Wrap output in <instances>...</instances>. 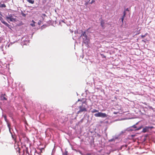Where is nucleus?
I'll use <instances>...</instances> for the list:
<instances>
[{
    "label": "nucleus",
    "mask_w": 155,
    "mask_h": 155,
    "mask_svg": "<svg viewBox=\"0 0 155 155\" xmlns=\"http://www.w3.org/2000/svg\"><path fill=\"white\" fill-rule=\"evenodd\" d=\"M78 101H81L82 102V104L78 108L79 110L77 112V114H79L83 112H87V108L86 106L84 104H85V105H87L86 103V99L85 98H82L81 100L78 99Z\"/></svg>",
    "instance_id": "f257e3e1"
},
{
    "label": "nucleus",
    "mask_w": 155,
    "mask_h": 155,
    "mask_svg": "<svg viewBox=\"0 0 155 155\" xmlns=\"http://www.w3.org/2000/svg\"><path fill=\"white\" fill-rule=\"evenodd\" d=\"M81 37L83 40V42L86 45V46L88 47V43L89 41V38L87 35V32L86 31H83L82 30L81 31Z\"/></svg>",
    "instance_id": "f03ea898"
},
{
    "label": "nucleus",
    "mask_w": 155,
    "mask_h": 155,
    "mask_svg": "<svg viewBox=\"0 0 155 155\" xmlns=\"http://www.w3.org/2000/svg\"><path fill=\"white\" fill-rule=\"evenodd\" d=\"M94 116L96 117H106L107 116V115L104 113L101 112H99L94 114Z\"/></svg>",
    "instance_id": "7ed1b4c3"
},
{
    "label": "nucleus",
    "mask_w": 155,
    "mask_h": 155,
    "mask_svg": "<svg viewBox=\"0 0 155 155\" xmlns=\"http://www.w3.org/2000/svg\"><path fill=\"white\" fill-rule=\"evenodd\" d=\"M0 20L1 22L4 25H5L6 26L9 28L10 25L7 23L6 22L4 21L3 18L2 17L0 18Z\"/></svg>",
    "instance_id": "20e7f679"
},
{
    "label": "nucleus",
    "mask_w": 155,
    "mask_h": 155,
    "mask_svg": "<svg viewBox=\"0 0 155 155\" xmlns=\"http://www.w3.org/2000/svg\"><path fill=\"white\" fill-rule=\"evenodd\" d=\"M101 26L102 27V28L103 29H104L105 28V27L104 26V24H105V22L104 20H103L102 19H101Z\"/></svg>",
    "instance_id": "39448f33"
},
{
    "label": "nucleus",
    "mask_w": 155,
    "mask_h": 155,
    "mask_svg": "<svg viewBox=\"0 0 155 155\" xmlns=\"http://www.w3.org/2000/svg\"><path fill=\"white\" fill-rule=\"evenodd\" d=\"M25 37H23L21 40L23 41H24L25 43L24 44V45H26V43L28 42L29 41L28 38H25Z\"/></svg>",
    "instance_id": "423d86ee"
},
{
    "label": "nucleus",
    "mask_w": 155,
    "mask_h": 155,
    "mask_svg": "<svg viewBox=\"0 0 155 155\" xmlns=\"http://www.w3.org/2000/svg\"><path fill=\"white\" fill-rule=\"evenodd\" d=\"M12 138L14 141L15 143H16L17 142V140H16L17 136L15 134L13 135V134H12Z\"/></svg>",
    "instance_id": "0eeeda50"
},
{
    "label": "nucleus",
    "mask_w": 155,
    "mask_h": 155,
    "mask_svg": "<svg viewBox=\"0 0 155 155\" xmlns=\"http://www.w3.org/2000/svg\"><path fill=\"white\" fill-rule=\"evenodd\" d=\"M14 147L15 148L16 150V152H18L19 153H20V149L18 145H15Z\"/></svg>",
    "instance_id": "6e6552de"
},
{
    "label": "nucleus",
    "mask_w": 155,
    "mask_h": 155,
    "mask_svg": "<svg viewBox=\"0 0 155 155\" xmlns=\"http://www.w3.org/2000/svg\"><path fill=\"white\" fill-rule=\"evenodd\" d=\"M149 128V127H146L144 128L143 129L142 132L143 133H145L147 132L148 131V129Z\"/></svg>",
    "instance_id": "1a4fd4ad"
},
{
    "label": "nucleus",
    "mask_w": 155,
    "mask_h": 155,
    "mask_svg": "<svg viewBox=\"0 0 155 155\" xmlns=\"http://www.w3.org/2000/svg\"><path fill=\"white\" fill-rule=\"evenodd\" d=\"M6 7V5L4 4H2L0 2V8H5Z\"/></svg>",
    "instance_id": "9d476101"
},
{
    "label": "nucleus",
    "mask_w": 155,
    "mask_h": 155,
    "mask_svg": "<svg viewBox=\"0 0 155 155\" xmlns=\"http://www.w3.org/2000/svg\"><path fill=\"white\" fill-rule=\"evenodd\" d=\"M12 14H10V15H9V16H6V19H10V18H12Z\"/></svg>",
    "instance_id": "9b49d317"
},
{
    "label": "nucleus",
    "mask_w": 155,
    "mask_h": 155,
    "mask_svg": "<svg viewBox=\"0 0 155 155\" xmlns=\"http://www.w3.org/2000/svg\"><path fill=\"white\" fill-rule=\"evenodd\" d=\"M124 11H125V12H129L130 11V9L128 8H125V7H124Z\"/></svg>",
    "instance_id": "f8f14e48"
},
{
    "label": "nucleus",
    "mask_w": 155,
    "mask_h": 155,
    "mask_svg": "<svg viewBox=\"0 0 155 155\" xmlns=\"http://www.w3.org/2000/svg\"><path fill=\"white\" fill-rule=\"evenodd\" d=\"M27 1L29 3L32 4H33L34 3V0H28Z\"/></svg>",
    "instance_id": "ddd939ff"
},
{
    "label": "nucleus",
    "mask_w": 155,
    "mask_h": 155,
    "mask_svg": "<svg viewBox=\"0 0 155 155\" xmlns=\"http://www.w3.org/2000/svg\"><path fill=\"white\" fill-rule=\"evenodd\" d=\"M81 30H80V31H75V32H74V33L75 34H81Z\"/></svg>",
    "instance_id": "4468645a"
},
{
    "label": "nucleus",
    "mask_w": 155,
    "mask_h": 155,
    "mask_svg": "<svg viewBox=\"0 0 155 155\" xmlns=\"http://www.w3.org/2000/svg\"><path fill=\"white\" fill-rule=\"evenodd\" d=\"M98 112V111L96 109H93L91 111V112L92 113H94L96 112Z\"/></svg>",
    "instance_id": "2eb2a0df"
},
{
    "label": "nucleus",
    "mask_w": 155,
    "mask_h": 155,
    "mask_svg": "<svg viewBox=\"0 0 155 155\" xmlns=\"http://www.w3.org/2000/svg\"><path fill=\"white\" fill-rule=\"evenodd\" d=\"M11 21H15V19L14 18H11L8 19Z\"/></svg>",
    "instance_id": "dca6fc26"
},
{
    "label": "nucleus",
    "mask_w": 155,
    "mask_h": 155,
    "mask_svg": "<svg viewBox=\"0 0 155 155\" xmlns=\"http://www.w3.org/2000/svg\"><path fill=\"white\" fill-rule=\"evenodd\" d=\"M148 34L147 33H146L144 35H141V37L142 38H145L146 36Z\"/></svg>",
    "instance_id": "f3484780"
},
{
    "label": "nucleus",
    "mask_w": 155,
    "mask_h": 155,
    "mask_svg": "<svg viewBox=\"0 0 155 155\" xmlns=\"http://www.w3.org/2000/svg\"><path fill=\"white\" fill-rule=\"evenodd\" d=\"M47 26L46 25H43L41 27V30L43 29V28H46Z\"/></svg>",
    "instance_id": "a211bd4d"
},
{
    "label": "nucleus",
    "mask_w": 155,
    "mask_h": 155,
    "mask_svg": "<svg viewBox=\"0 0 155 155\" xmlns=\"http://www.w3.org/2000/svg\"><path fill=\"white\" fill-rule=\"evenodd\" d=\"M124 18H120L119 20V21L120 20H121V22H122V25H123L124 24Z\"/></svg>",
    "instance_id": "6ab92c4d"
},
{
    "label": "nucleus",
    "mask_w": 155,
    "mask_h": 155,
    "mask_svg": "<svg viewBox=\"0 0 155 155\" xmlns=\"http://www.w3.org/2000/svg\"><path fill=\"white\" fill-rule=\"evenodd\" d=\"M21 15H22V16L24 17H26V15L25 14H24L22 11L21 12Z\"/></svg>",
    "instance_id": "aec40b11"
},
{
    "label": "nucleus",
    "mask_w": 155,
    "mask_h": 155,
    "mask_svg": "<svg viewBox=\"0 0 155 155\" xmlns=\"http://www.w3.org/2000/svg\"><path fill=\"white\" fill-rule=\"evenodd\" d=\"M143 127L142 126H141V127H139L138 128H137L135 130H139L141 129Z\"/></svg>",
    "instance_id": "412c9836"
},
{
    "label": "nucleus",
    "mask_w": 155,
    "mask_h": 155,
    "mask_svg": "<svg viewBox=\"0 0 155 155\" xmlns=\"http://www.w3.org/2000/svg\"><path fill=\"white\" fill-rule=\"evenodd\" d=\"M3 117H4V118L5 119V121H6V122H7V119L6 115H3Z\"/></svg>",
    "instance_id": "4be33fe9"
},
{
    "label": "nucleus",
    "mask_w": 155,
    "mask_h": 155,
    "mask_svg": "<svg viewBox=\"0 0 155 155\" xmlns=\"http://www.w3.org/2000/svg\"><path fill=\"white\" fill-rule=\"evenodd\" d=\"M41 22H42V21H41V20H39L38 21V24L39 25H41Z\"/></svg>",
    "instance_id": "5701e85b"
},
{
    "label": "nucleus",
    "mask_w": 155,
    "mask_h": 155,
    "mask_svg": "<svg viewBox=\"0 0 155 155\" xmlns=\"http://www.w3.org/2000/svg\"><path fill=\"white\" fill-rule=\"evenodd\" d=\"M90 1V0H89V1H88V2H86L85 3H84V5H88V3Z\"/></svg>",
    "instance_id": "b1692460"
},
{
    "label": "nucleus",
    "mask_w": 155,
    "mask_h": 155,
    "mask_svg": "<svg viewBox=\"0 0 155 155\" xmlns=\"http://www.w3.org/2000/svg\"><path fill=\"white\" fill-rule=\"evenodd\" d=\"M95 2L94 0H92L89 3L90 4H92Z\"/></svg>",
    "instance_id": "393cba45"
},
{
    "label": "nucleus",
    "mask_w": 155,
    "mask_h": 155,
    "mask_svg": "<svg viewBox=\"0 0 155 155\" xmlns=\"http://www.w3.org/2000/svg\"><path fill=\"white\" fill-rule=\"evenodd\" d=\"M7 124H8V127L9 128V130H10V124L9 123H8Z\"/></svg>",
    "instance_id": "a878e982"
},
{
    "label": "nucleus",
    "mask_w": 155,
    "mask_h": 155,
    "mask_svg": "<svg viewBox=\"0 0 155 155\" xmlns=\"http://www.w3.org/2000/svg\"><path fill=\"white\" fill-rule=\"evenodd\" d=\"M123 15H124L125 16H126V15H127V13L125 11H124L123 12Z\"/></svg>",
    "instance_id": "bb28decb"
},
{
    "label": "nucleus",
    "mask_w": 155,
    "mask_h": 155,
    "mask_svg": "<svg viewBox=\"0 0 155 155\" xmlns=\"http://www.w3.org/2000/svg\"><path fill=\"white\" fill-rule=\"evenodd\" d=\"M35 23H31V24L30 25L32 27H34V26H35Z\"/></svg>",
    "instance_id": "cd10ccee"
},
{
    "label": "nucleus",
    "mask_w": 155,
    "mask_h": 155,
    "mask_svg": "<svg viewBox=\"0 0 155 155\" xmlns=\"http://www.w3.org/2000/svg\"><path fill=\"white\" fill-rule=\"evenodd\" d=\"M131 127H132V128H137V127L135 126V125H134L133 126H132Z\"/></svg>",
    "instance_id": "c85d7f7f"
},
{
    "label": "nucleus",
    "mask_w": 155,
    "mask_h": 155,
    "mask_svg": "<svg viewBox=\"0 0 155 155\" xmlns=\"http://www.w3.org/2000/svg\"><path fill=\"white\" fill-rule=\"evenodd\" d=\"M125 16H125L124 15H123L121 16V18H124Z\"/></svg>",
    "instance_id": "c756f323"
},
{
    "label": "nucleus",
    "mask_w": 155,
    "mask_h": 155,
    "mask_svg": "<svg viewBox=\"0 0 155 155\" xmlns=\"http://www.w3.org/2000/svg\"><path fill=\"white\" fill-rule=\"evenodd\" d=\"M42 15L44 17L46 16V15L45 14H42Z\"/></svg>",
    "instance_id": "7c9ffc66"
},
{
    "label": "nucleus",
    "mask_w": 155,
    "mask_h": 155,
    "mask_svg": "<svg viewBox=\"0 0 155 155\" xmlns=\"http://www.w3.org/2000/svg\"><path fill=\"white\" fill-rule=\"evenodd\" d=\"M81 38V35L79 37H78V39H80Z\"/></svg>",
    "instance_id": "2f4dec72"
},
{
    "label": "nucleus",
    "mask_w": 155,
    "mask_h": 155,
    "mask_svg": "<svg viewBox=\"0 0 155 155\" xmlns=\"http://www.w3.org/2000/svg\"><path fill=\"white\" fill-rule=\"evenodd\" d=\"M3 99L6 100H7V98H6V97H3Z\"/></svg>",
    "instance_id": "473e14b6"
},
{
    "label": "nucleus",
    "mask_w": 155,
    "mask_h": 155,
    "mask_svg": "<svg viewBox=\"0 0 155 155\" xmlns=\"http://www.w3.org/2000/svg\"><path fill=\"white\" fill-rule=\"evenodd\" d=\"M32 22H33V23H35V22L34 21H33V20H32Z\"/></svg>",
    "instance_id": "72a5a7b5"
},
{
    "label": "nucleus",
    "mask_w": 155,
    "mask_h": 155,
    "mask_svg": "<svg viewBox=\"0 0 155 155\" xmlns=\"http://www.w3.org/2000/svg\"><path fill=\"white\" fill-rule=\"evenodd\" d=\"M114 114H117V113H116L115 112H114Z\"/></svg>",
    "instance_id": "f704fd0d"
},
{
    "label": "nucleus",
    "mask_w": 155,
    "mask_h": 155,
    "mask_svg": "<svg viewBox=\"0 0 155 155\" xmlns=\"http://www.w3.org/2000/svg\"><path fill=\"white\" fill-rule=\"evenodd\" d=\"M103 57L104 58H106V56L103 55Z\"/></svg>",
    "instance_id": "c9c22d12"
},
{
    "label": "nucleus",
    "mask_w": 155,
    "mask_h": 155,
    "mask_svg": "<svg viewBox=\"0 0 155 155\" xmlns=\"http://www.w3.org/2000/svg\"><path fill=\"white\" fill-rule=\"evenodd\" d=\"M109 141H112V140H110Z\"/></svg>",
    "instance_id": "e433bc0d"
},
{
    "label": "nucleus",
    "mask_w": 155,
    "mask_h": 155,
    "mask_svg": "<svg viewBox=\"0 0 155 155\" xmlns=\"http://www.w3.org/2000/svg\"><path fill=\"white\" fill-rule=\"evenodd\" d=\"M62 22H64V21L63 20H62Z\"/></svg>",
    "instance_id": "4c0bfd02"
},
{
    "label": "nucleus",
    "mask_w": 155,
    "mask_h": 155,
    "mask_svg": "<svg viewBox=\"0 0 155 155\" xmlns=\"http://www.w3.org/2000/svg\"><path fill=\"white\" fill-rule=\"evenodd\" d=\"M130 130H131V131H132V130H133L130 129Z\"/></svg>",
    "instance_id": "58836bf2"
},
{
    "label": "nucleus",
    "mask_w": 155,
    "mask_h": 155,
    "mask_svg": "<svg viewBox=\"0 0 155 155\" xmlns=\"http://www.w3.org/2000/svg\"><path fill=\"white\" fill-rule=\"evenodd\" d=\"M0 15H1L2 16V15L1 14H0Z\"/></svg>",
    "instance_id": "ea45409f"
},
{
    "label": "nucleus",
    "mask_w": 155,
    "mask_h": 155,
    "mask_svg": "<svg viewBox=\"0 0 155 155\" xmlns=\"http://www.w3.org/2000/svg\"><path fill=\"white\" fill-rule=\"evenodd\" d=\"M77 96H78V94L77 93Z\"/></svg>",
    "instance_id": "a19ab883"
},
{
    "label": "nucleus",
    "mask_w": 155,
    "mask_h": 155,
    "mask_svg": "<svg viewBox=\"0 0 155 155\" xmlns=\"http://www.w3.org/2000/svg\"><path fill=\"white\" fill-rule=\"evenodd\" d=\"M8 22H9V23H10V22L9 21H8Z\"/></svg>",
    "instance_id": "79ce46f5"
}]
</instances>
